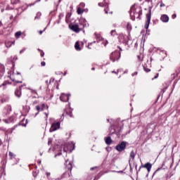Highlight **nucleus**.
<instances>
[{"mask_svg":"<svg viewBox=\"0 0 180 180\" xmlns=\"http://www.w3.org/2000/svg\"><path fill=\"white\" fill-rule=\"evenodd\" d=\"M141 15V8L132 6L131 8L130 16L134 19H139Z\"/></svg>","mask_w":180,"mask_h":180,"instance_id":"nucleus-1","label":"nucleus"},{"mask_svg":"<svg viewBox=\"0 0 180 180\" xmlns=\"http://www.w3.org/2000/svg\"><path fill=\"white\" fill-rule=\"evenodd\" d=\"M120 58V53L118 51H115L111 53L110 60L112 61H116Z\"/></svg>","mask_w":180,"mask_h":180,"instance_id":"nucleus-2","label":"nucleus"},{"mask_svg":"<svg viewBox=\"0 0 180 180\" xmlns=\"http://www.w3.org/2000/svg\"><path fill=\"white\" fill-rule=\"evenodd\" d=\"M146 24L145 25V28L148 29V26L150 25V22L151 20V9L149 10V13L146 15Z\"/></svg>","mask_w":180,"mask_h":180,"instance_id":"nucleus-3","label":"nucleus"},{"mask_svg":"<svg viewBox=\"0 0 180 180\" xmlns=\"http://www.w3.org/2000/svg\"><path fill=\"white\" fill-rule=\"evenodd\" d=\"M58 129H60V122L53 123L52 124L49 129V131L51 132L56 131V130H58Z\"/></svg>","mask_w":180,"mask_h":180,"instance_id":"nucleus-4","label":"nucleus"},{"mask_svg":"<svg viewBox=\"0 0 180 180\" xmlns=\"http://www.w3.org/2000/svg\"><path fill=\"white\" fill-rule=\"evenodd\" d=\"M124 148H126V142L123 141L121 143L118 144L116 146V150L117 151H123V150H124Z\"/></svg>","mask_w":180,"mask_h":180,"instance_id":"nucleus-5","label":"nucleus"},{"mask_svg":"<svg viewBox=\"0 0 180 180\" xmlns=\"http://www.w3.org/2000/svg\"><path fill=\"white\" fill-rule=\"evenodd\" d=\"M60 99V101H62V102H68V99H70V95H65V94H62Z\"/></svg>","mask_w":180,"mask_h":180,"instance_id":"nucleus-6","label":"nucleus"},{"mask_svg":"<svg viewBox=\"0 0 180 180\" xmlns=\"http://www.w3.org/2000/svg\"><path fill=\"white\" fill-rule=\"evenodd\" d=\"M71 30L73 32H75V33H79V32H81V29H79V27H78V25H73L70 27Z\"/></svg>","mask_w":180,"mask_h":180,"instance_id":"nucleus-7","label":"nucleus"},{"mask_svg":"<svg viewBox=\"0 0 180 180\" xmlns=\"http://www.w3.org/2000/svg\"><path fill=\"white\" fill-rule=\"evenodd\" d=\"M153 167V165L150 162H147L146 164L141 166L142 168H146L148 172H150L151 171V167Z\"/></svg>","mask_w":180,"mask_h":180,"instance_id":"nucleus-8","label":"nucleus"},{"mask_svg":"<svg viewBox=\"0 0 180 180\" xmlns=\"http://www.w3.org/2000/svg\"><path fill=\"white\" fill-rule=\"evenodd\" d=\"M161 20L165 22H168V20H169V18H168V15H163L161 16Z\"/></svg>","mask_w":180,"mask_h":180,"instance_id":"nucleus-9","label":"nucleus"},{"mask_svg":"<svg viewBox=\"0 0 180 180\" xmlns=\"http://www.w3.org/2000/svg\"><path fill=\"white\" fill-rule=\"evenodd\" d=\"M15 94L16 96H18V98H20V95H22V91H20V89H17Z\"/></svg>","mask_w":180,"mask_h":180,"instance_id":"nucleus-10","label":"nucleus"},{"mask_svg":"<svg viewBox=\"0 0 180 180\" xmlns=\"http://www.w3.org/2000/svg\"><path fill=\"white\" fill-rule=\"evenodd\" d=\"M77 13H78V15H82V13H84V11L82 10V8H81V7H78Z\"/></svg>","mask_w":180,"mask_h":180,"instance_id":"nucleus-11","label":"nucleus"},{"mask_svg":"<svg viewBox=\"0 0 180 180\" xmlns=\"http://www.w3.org/2000/svg\"><path fill=\"white\" fill-rule=\"evenodd\" d=\"M105 143L106 144H110L112 143V139H110V137H107L105 139Z\"/></svg>","mask_w":180,"mask_h":180,"instance_id":"nucleus-12","label":"nucleus"},{"mask_svg":"<svg viewBox=\"0 0 180 180\" xmlns=\"http://www.w3.org/2000/svg\"><path fill=\"white\" fill-rule=\"evenodd\" d=\"M75 47L76 50H81V48H79V41H77L75 43Z\"/></svg>","mask_w":180,"mask_h":180,"instance_id":"nucleus-13","label":"nucleus"},{"mask_svg":"<svg viewBox=\"0 0 180 180\" xmlns=\"http://www.w3.org/2000/svg\"><path fill=\"white\" fill-rule=\"evenodd\" d=\"M15 37H17V39H19V37H20L22 36V32H17L15 34Z\"/></svg>","mask_w":180,"mask_h":180,"instance_id":"nucleus-14","label":"nucleus"},{"mask_svg":"<svg viewBox=\"0 0 180 180\" xmlns=\"http://www.w3.org/2000/svg\"><path fill=\"white\" fill-rule=\"evenodd\" d=\"M134 156H135L134 151L132 150L130 153V157L131 158H132V160H134Z\"/></svg>","mask_w":180,"mask_h":180,"instance_id":"nucleus-15","label":"nucleus"},{"mask_svg":"<svg viewBox=\"0 0 180 180\" xmlns=\"http://www.w3.org/2000/svg\"><path fill=\"white\" fill-rule=\"evenodd\" d=\"M12 44H13V42H12V43L8 42V44H6V46L8 49L9 47H11L12 46Z\"/></svg>","mask_w":180,"mask_h":180,"instance_id":"nucleus-16","label":"nucleus"},{"mask_svg":"<svg viewBox=\"0 0 180 180\" xmlns=\"http://www.w3.org/2000/svg\"><path fill=\"white\" fill-rule=\"evenodd\" d=\"M79 8H85V4L84 3H81L79 4Z\"/></svg>","mask_w":180,"mask_h":180,"instance_id":"nucleus-17","label":"nucleus"},{"mask_svg":"<svg viewBox=\"0 0 180 180\" xmlns=\"http://www.w3.org/2000/svg\"><path fill=\"white\" fill-rule=\"evenodd\" d=\"M11 2L13 4H18V2H19V0H11Z\"/></svg>","mask_w":180,"mask_h":180,"instance_id":"nucleus-18","label":"nucleus"},{"mask_svg":"<svg viewBox=\"0 0 180 180\" xmlns=\"http://www.w3.org/2000/svg\"><path fill=\"white\" fill-rule=\"evenodd\" d=\"M36 109H37V110L38 112H40V110H41L40 106H39V105H37V106H36Z\"/></svg>","mask_w":180,"mask_h":180,"instance_id":"nucleus-19","label":"nucleus"},{"mask_svg":"<svg viewBox=\"0 0 180 180\" xmlns=\"http://www.w3.org/2000/svg\"><path fill=\"white\" fill-rule=\"evenodd\" d=\"M95 36L96 37H97V39H98V37H101V35L99 34L95 33Z\"/></svg>","mask_w":180,"mask_h":180,"instance_id":"nucleus-20","label":"nucleus"},{"mask_svg":"<svg viewBox=\"0 0 180 180\" xmlns=\"http://www.w3.org/2000/svg\"><path fill=\"white\" fill-rule=\"evenodd\" d=\"M41 65L42 67H44L46 65V62H41Z\"/></svg>","mask_w":180,"mask_h":180,"instance_id":"nucleus-21","label":"nucleus"},{"mask_svg":"<svg viewBox=\"0 0 180 180\" xmlns=\"http://www.w3.org/2000/svg\"><path fill=\"white\" fill-rule=\"evenodd\" d=\"M144 70L146 72H150V69H147V68H145Z\"/></svg>","mask_w":180,"mask_h":180,"instance_id":"nucleus-22","label":"nucleus"},{"mask_svg":"<svg viewBox=\"0 0 180 180\" xmlns=\"http://www.w3.org/2000/svg\"><path fill=\"white\" fill-rule=\"evenodd\" d=\"M44 108H46V105L42 104V108H41V110H44Z\"/></svg>","mask_w":180,"mask_h":180,"instance_id":"nucleus-23","label":"nucleus"},{"mask_svg":"<svg viewBox=\"0 0 180 180\" xmlns=\"http://www.w3.org/2000/svg\"><path fill=\"white\" fill-rule=\"evenodd\" d=\"M9 155H10V157H13V153L9 152Z\"/></svg>","mask_w":180,"mask_h":180,"instance_id":"nucleus-24","label":"nucleus"},{"mask_svg":"<svg viewBox=\"0 0 180 180\" xmlns=\"http://www.w3.org/2000/svg\"><path fill=\"white\" fill-rule=\"evenodd\" d=\"M160 6H161V8H162V6H165V4H164L162 3V4H160Z\"/></svg>","mask_w":180,"mask_h":180,"instance_id":"nucleus-25","label":"nucleus"},{"mask_svg":"<svg viewBox=\"0 0 180 180\" xmlns=\"http://www.w3.org/2000/svg\"><path fill=\"white\" fill-rule=\"evenodd\" d=\"M172 18H173V19H174V18H176V15H173Z\"/></svg>","mask_w":180,"mask_h":180,"instance_id":"nucleus-26","label":"nucleus"},{"mask_svg":"<svg viewBox=\"0 0 180 180\" xmlns=\"http://www.w3.org/2000/svg\"><path fill=\"white\" fill-rule=\"evenodd\" d=\"M43 34V31L40 30L39 31V34Z\"/></svg>","mask_w":180,"mask_h":180,"instance_id":"nucleus-27","label":"nucleus"},{"mask_svg":"<svg viewBox=\"0 0 180 180\" xmlns=\"http://www.w3.org/2000/svg\"><path fill=\"white\" fill-rule=\"evenodd\" d=\"M132 75H137V72H135Z\"/></svg>","mask_w":180,"mask_h":180,"instance_id":"nucleus-28","label":"nucleus"},{"mask_svg":"<svg viewBox=\"0 0 180 180\" xmlns=\"http://www.w3.org/2000/svg\"><path fill=\"white\" fill-rule=\"evenodd\" d=\"M106 15H108V10H105Z\"/></svg>","mask_w":180,"mask_h":180,"instance_id":"nucleus-29","label":"nucleus"},{"mask_svg":"<svg viewBox=\"0 0 180 180\" xmlns=\"http://www.w3.org/2000/svg\"><path fill=\"white\" fill-rule=\"evenodd\" d=\"M44 56V53L41 54V57H43Z\"/></svg>","mask_w":180,"mask_h":180,"instance_id":"nucleus-30","label":"nucleus"},{"mask_svg":"<svg viewBox=\"0 0 180 180\" xmlns=\"http://www.w3.org/2000/svg\"><path fill=\"white\" fill-rule=\"evenodd\" d=\"M64 151L67 152V150L65 149V148H64Z\"/></svg>","mask_w":180,"mask_h":180,"instance_id":"nucleus-31","label":"nucleus"},{"mask_svg":"<svg viewBox=\"0 0 180 180\" xmlns=\"http://www.w3.org/2000/svg\"><path fill=\"white\" fill-rule=\"evenodd\" d=\"M2 144V141H0V146Z\"/></svg>","mask_w":180,"mask_h":180,"instance_id":"nucleus-32","label":"nucleus"},{"mask_svg":"<svg viewBox=\"0 0 180 180\" xmlns=\"http://www.w3.org/2000/svg\"><path fill=\"white\" fill-rule=\"evenodd\" d=\"M157 171H160V169H158L155 171V172H157Z\"/></svg>","mask_w":180,"mask_h":180,"instance_id":"nucleus-33","label":"nucleus"},{"mask_svg":"<svg viewBox=\"0 0 180 180\" xmlns=\"http://www.w3.org/2000/svg\"><path fill=\"white\" fill-rule=\"evenodd\" d=\"M139 60H140V56H138Z\"/></svg>","mask_w":180,"mask_h":180,"instance_id":"nucleus-34","label":"nucleus"},{"mask_svg":"<svg viewBox=\"0 0 180 180\" xmlns=\"http://www.w3.org/2000/svg\"><path fill=\"white\" fill-rule=\"evenodd\" d=\"M99 6H102V5H101V4H99Z\"/></svg>","mask_w":180,"mask_h":180,"instance_id":"nucleus-35","label":"nucleus"},{"mask_svg":"<svg viewBox=\"0 0 180 180\" xmlns=\"http://www.w3.org/2000/svg\"><path fill=\"white\" fill-rule=\"evenodd\" d=\"M113 33V31L111 32V34Z\"/></svg>","mask_w":180,"mask_h":180,"instance_id":"nucleus-36","label":"nucleus"},{"mask_svg":"<svg viewBox=\"0 0 180 180\" xmlns=\"http://www.w3.org/2000/svg\"><path fill=\"white\" fill-rule=\"evenodd\" d=\"M1 23L0 22V26H1Z\"/></svg>","mask_w":180,"mask_h":180,"instance_id":"nucleus-37","label":"nucleus"},{"mask_svg":"<svg viewBox=\"0 0 180 180\" xmlns=\"http://www.w3.org/2000/svg\"><path fill=\"white\" fill-rule=\"evenodd\" d=\"M22 51H21L20 53H22Z\"/></svg>","mask_w":180,"mask_h":180,"instance_id":"nucleus-38","label":"nucleus"},{"mask_svg":"<svg viewBox=\"0 0 180 180\" xmlns=\"http://www.w3.org/2000/svg\"><path fill=\"white\" fill-rule=\"evenodd\" d=\"M46 117L48 116V115L47 114H46Z\"/></svg>","mask_w":180,"mask_h":180,"instance_id":"nucleus-39","label":"nucleus"},{"mask_svg":"<svg viewBox=\"0 0 180 180\" xmlns=\"http://www.w3.org/2000/svg\"><path fill=\"white\" fill-rule=\"evenodd\" d=\"M91 169H94V168H91Z\"/></svg>","mask_w":180,"mask_h":180,"instance_id":"nucleus-40","label":"nucleus"},{"mask_svg":"<svg viewBox=\"0 0 180 180\" xmlns=\"http://www.w3.org/2000/svg\"><path fill=\"white\" fill-rule=\"evenodd\" d=\"M155 78H157V77H155Z\"/></svg>","mask_w":180,"mask_h":180,"instance_id":"nucleus-41","label":"nucleus"}]
</instances>
